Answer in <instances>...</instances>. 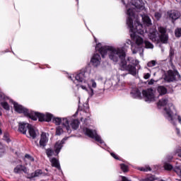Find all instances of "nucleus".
Here are the masks:
<instances>
[{"mask_svg":"<svg viewBox=\"0 0 181 181\" xmlns=\"http://www.w3.org/2000/svg\"><path fill=\"white\" fill-rule=\"evenodd\" d=\"M123 4L127 8V25L129 29L130 37L135 44L132 43L131 40H127V45H132V52L133 54H136L141 50L140 46L144 44V39L138 35H144V26L139 22V16L135 14V11L141 12V11H146L145 2L142 0H127L122 1Z\"/></svg>","mask_w":181,"mask_h":181,"instance_id":"1","label":"nucleus"},{"mask_svg":"<svg viewBox=\"0 0 181 181\" xmlns=\"http://www.w3.org/2000/svg\"><path fill=\"white\" fill-rule=\"evenodd\" d=\"M95 50L100 53L102 57H105L109 54V59L115 63L120 61V69L123 71H129V74L136 76V68L131 64L127 65V52L124 47H114L111 46H103L101 44H97Z\"/></svg>","mask_w":181,"mask_h":181,"instance_id":"2","label":"nucleus"},{"mask_svg":"<svg viewBox=\"0 0 181 181\" xmlns=\"http://www.w3.org/2000/svg\"><path fill=\"white\" fill-rule=\"evenodd\" d=\"M69 78L74 81L77 87L79 86L82 90L86 91L89 95H93L94 94V90H93V88H97V83L94 79L87 81L86 72H81L75 76L74 75H71Z\"/></svg>","mask_w":181,"mask_h":181,"instance_id":"3","label":"nucleus"},{"mask_svg":"<svg viewBox=\"0 0 181 181\" xmlns=\"http://www.w3.org/2000/svg\"><path fill=\"white\" fill-rule=\"evenodd\" d=\"M158 32L160 33L159 37H157L156 33L155 30L150 33L148 35V37L152 40V42H162V43H168V40H169V36L166 34V28L163 27L158 28Z\"/></svg>","mask_w":181,"mask_h":181,"instance_id":"4","label":"nucleus"},{"mask_svg":"<svg viewBox=\"0 0 181 181\" xmlns=\"http://www.w3.org/2000/svg\"><path fill=\"white\" fill-rule=\"evenodd\" d=\"M13 104L16 112H18L19 114H24L25 117H29V118H31L33 121L37 120V115H33L35 112L28 111V109L15 102H13Z\"/></svg>","mask_w":181,"mask_h":181,"instance_id":"5","label":"nucleus"},{"mask_svg":"<svg viewBox=\"0 0 181 181\" xmlns=\"http://www.w3.org/2000/svg\"><path fill=\"white\" fill-rule=\"evenodd\" d=\"M70 121V117H66V118H60V117H55L52 119V122L55 124V125H60V124L62 125L64 128H65L69 134L71 132V129L70 127V123L69 122Z\"/></svg>","mask_w":181,"mask_h":181,"instance_id":"6","label":"nucleus"},{"mask_svg":"<svg viewBox=\"0 0 181 181\" xmlns=\"http://www.w3.org/2000/svg\"><path fill=\"white\" fill-rule=\"evenodd\" d=\"M83 132L85 135H87L89 136V138H93V139L96 140L97 142H99V144H103L104 141L101 139V136H98L97 134V132L95 130L90 129L87 127L83 128Z\"/></svg>","mask_w":181,"mask_h":181,"instance_id":"7","label":"nucleus"},{"mask_svg":"<svg viewBox=\"0 0 181 181\" xmlns=\"http://www.w3.org/2000/svg\"><path fill=\"white\" fill-rule=\"evenodd\" d=\"M143 96L145 101L147 103H151V101H156V96L155 95V91L152 88H148L142 92Z\"/></svg>","mask_w":181,"mask_h":181,"instance_id":"8","label":"nucleus"},{"mask_svg":"<svg viewBox=\"0 0 181 181\" xmlns=\"http://www.w3.org/2000/svg\"><path fill=\"white\" fill-rule=\"evenodd\" d=\"M180 78V74L177 71H172L170 70L168 71V74L166 75L165 80L166 81H176V80H179Z\"/></svg>","mask_w":181,"mask_h":181,"instance_id":"9","label":"nucleus"},{"mask_svg":"<svg viewBox=\"0 0 181 181\" xmlns=\"http://www.w3.org/2000/svg\"><path fill=\"white\" fill-rule=\"evenodd\" d=\"M27 138H30V139H36L37 136H39V132L37 129H34L33 126L30 124L28 132L26 133Z\"/></svg>","mask_w":181,"mask_h":181,"instance_id":"10","label":"nucleus"},{"mask_svg":"<svg viewBox=\"0 0 181 181\" xmlns=\"http://www.w3.org/2000/svg\"><path fill=\"white\" fill-rule=\"evenodd\" d=\"M33 115H37V119L39 118V121H46L47 122H49V121H52V119L53 118V115L50 114L47 115H42L40 113L35 112Z\"/></svg>","mask_w":181,"mask_h":181,"instance_id":"11","label":"nucleus"},{"mask_svg":"<svg viewBox=\"0 0 181 181\" xmlns=\"http://www.w3.org/2000/svg\"><path fill=\"white\" fill-rule=\"evenodd\" d=\"M30 125L29 123H25L21 122L19 123L18 126V131L21 132V134H23V135H26L28 133V131H29V128L30 127Z\"/></svg>","mask_w":181,"mask_h":181,"instance_id":"12","label":"nucleus"},{"mask_svg":"<svg viewBox=\"0 0 181 181\" xmlns=\"http://www.w3.org/2000/svg\"><path fill=\"white\" fill-rule=\"evenodd\" d=\"M47 142H49V134L42 132L40 140V146H41V148H45V146L47 145Z\"/></svg>","mask_w":181,"mask_h":181,"instance_id":"13","label":"nucleus"},{"mask_svg":"<svg viewBox=\"0 0 181 181\" xmlns=\"http://www.w3.org/2000/svg\"><path fill=\"white\" fill-rule=\"evenodd\" d=\"M90 63L91 64H93V66H94V67L100 66L101 63V57L100 56V54H94L90 59Z\"/></svg>","mask_w":181,"mask_h":181,"instance_id":"14","label":"nucleus"},{"mask_svg":"<svg viewBox=\"0 0 181 181\" xmlns=\"http://www.w3.org/2000/svg\"><path fill=\"white\" fill-rule=\"evenodd\" d=\"M22 172L24 173H28L29 170H28L26 167L22 165H18L14 168V173H22Z\"/></svg>","mask_w":181,"mask_h":181,"instance_id":"15","label":"nucleus"},{"mask_svg":"<svg viewBox=\"0 0 181 181\" xmlns=\"http://www.w3.org/2000/svg\"><path fill=\"white\" fill-rule=\"evenodd\" d=\"M64 141H66V139H64L62 141H59L55 144L54 151L57 153V154H59L60 150L62 149V148H63V144H64Z\"/></svg>","mask_w":181,"mask_h":181,"instance_id":"16","label":"nucleus"},{"mask_svg":"<svg viewBox=\"0 0 181 181\" xmlns=\"http://www.w3.org/2000/svg\"><path fill=\"white\" fill-rule=\"evenodd\" d=\"M168 15L173 21H176V19H179L180 18V13L176 11H171L168 12Z\"/></svg>","mask_w":181,"mask_h":181,"instance_id":"17","label":"nucleus"},{"mask_svg":"<svg viewBox=\"0 0 181 181\" xmlns=\"http://www.w3.org/2000/svg\"><path fill=\"white\" fill-rule=\"evenodd\" d=\"M141 18L146 26H151L152 25V21H151V18H149V16L144 14V15H141Z\"/></svg>","mask_w":181,"mask_h":181,"instance_id":"18","label":"nucleus"},{"mask_svg":"<svg viewBox=\"0 0 181 181\" xmlns=\"http://www.w3.org/2000/svg\"><path fill=\"white\" fill-rule=\"evenodd\" d=\"M131 95L133 98H141V92L138 88H134L131 91Z\"/></svg>","mask_w":181,"mask_h":181,"instance_id":"19","label":"nucleus"},{"mask_svg":"<svg viewBox=\"0 0 181 181\" xmlns=\"http://www.w3.org/2000/svg\"><path fill=\"white\" fill-rule=\"evenodd\" d=\"M157 91L160 95H165L168 93V90L165 86H160L157 88Z\"/></svg>","mask_w":181,"mask_h":181,"instance_id":"20","label":"nucleus"},{"mask_svg":"<svg viewBox=\"0 0 181 181\" xmlns=\"http://www.w3.org/2000/svg\"><path fill=\"white\" fill-rule=\"evenodd\" d=\"M50 162L54 168H57V169L60 170V163H59V160L54 158L50 159Z\"/></svg>","mask_w":181,"mask_h":181,"instance_id":"21","label":"nucleus"},{"mask_svg":"<svg viewBox=\"0 0 181 181\" xmlns=\"http://www.w3.org/2000/svg\"><path fill=\"white\" fill-rule=\"evenodd\" d=\"M2 98H4V96L3 95H0V104L3 107V108H4V110H6L7 111H8V110H9V105L8 104L7 102L2 101Z\"/></svg>","mask_w":181,"mask_h":181,"instance_id":"22","label":"nucleus"},{"mask_svg":"<svg viewBox=\"0 0 181 181\" xmlns=\"http://www.w3.org/2000/svg\"><path fill=\"white\" fill-rule=\"evenodd\" d=\"M33 160H35V158H33V157L30 156L29 154H26L24 157V161L25 162L26 165L30 163V162H33Z\"/></svg>","mask_w":181,"mask_h":181,"instance_id":"23","label":"nucleus"},{"mask_svg":"<svg viewBox=\"0 0 181 181\" xmlns=\"http://www.w3.org/2000/svg\"><path fill=\"white\" fill-rule=\"evenodd\" d=\"M80 125V122L78 119H74L71 123V127L73 129H77Z\"/></svg>","mask_w":181,"mask_h":181,"instance_id":"24","label":"nucleus"},{"mask_svg":"<svg viewBox=\"0 0 181 181\" xmlns=\"http://www.w3.org/2000/svg\"><path fill=\"white\" fill-rule=\"evenodd\" d=\"M168 99L166 98H163L158 103V105L160 107H163V105H166L168 104Z\"/></svg>","mask_w":181,"mask_h":181,"instance_id":"25","label":"nucleus"},{"mask_svg":"<svg viewBox=\"0 0 181 181\" xmlns=\"http://www.w3.org/2000/svg\"><path fill=\"white\" fill-rule=\"evenodd\" d=\"M153 180H156V177H155V176L153 175H149V176H147L146 178H143L140 180V181H153Z\"/></svg>","mask_w":181,"mask_h":181,"instance_id":"26","label":"nucleus"},{"mask_svg":"<svg viewBox=\"0 0 181 181\" xmlns=\"http://www.w3.org/2000/svg\"><path fill=\"white\" fill-rule=\"evenodd\" d=\"M173 170L178 176H181V165H177L173 168Z\"/></svg>","mask_w":181,"mask_h":181,"instance_id":"27","label":"nucleus"},{"mask_svg":"<svg viewBox=\"0 0 181 181\" xmlns=\"http://www.w3.org/2000/svg\"><path fill=\"white\" fill-rule=\"evenodd\" d=\"M42 175V170H37L34 173L31 174L30 177H37V176H40Z\"/></svg>","mask_w":181,"mask_h":181,"instance_id":"28","label":"nucleus"},{"mask_svg":"<svg viewBox=\"0 0 181 181\" xmlns=\"http://www.w3.org/2000/svg\"><path fill=\"white\" fill-rule=\"evenodd\" d=\"M128 62H130L132 64H134V66H138L139 64V61L136 59H133L132 58H128Z\"/></svg>","mask_w":181,"mask_h":181,"instance_id":"29","label":"nucleus"},{"mask_svg":"<svg viewBox=\"0 0 181 181\" xmlns=\"http://www.w3.org/2000/svg\"><path fill=\"white\" fill-rule=\"evenodd\" d=\"M164 168H165V170H172V169H173V166H172V165H170L168 163H165L164 164Z\"/></svg>","mask_w":181,"mask_h":181,"instance_id":"30","label":"nucleus"},{"mask_svg":"<svg viewBox=\"0 0 181 181\" xmlns=\"http://www.w3.org/2000/svg\"><path fill=\"white\" fill-rule=\"evenodd\" d=\"M145 46L146 49H153V45L148 41H145Z\"/></svg>","mask_w":181,"mask_h":181,"instance_id":"31","label":"nucleus"},{"mask_svg":"<svg viewBox=\"0 0 181 181\" xmlns=\"http://www.w3.org/2000/svg\"><path fill=\"white\" fill-rule=\"evenodd\" d=\"M46 153L48 156V158H50V156H53V155H54V151H53V150L48 148L46 151Z\"/></svg>","mask_w":181,"mask_h":181,"instance_id":"32","label":"nucleus"},{"mask_svg":"<svg viewBox=\"0 0 181 181\" xmlns=\"http://www.w3.org/2000/svg\"><path fill=\"white\" fill-rule=\"evenodd\" d=\"M62 134H63V129L59 126L56 129V135H62Z\"/></svg>","mask_w":181,"mask_h":181,"instance_id":"33","label":"nucleus"},{"mask_svg":"<svg viewBox=\"0 0 181 181\" xmlns=\"http://www.w3.org/2000/svg\"><path fill=\"white\" fill-rule=\"evenodd\" d=\"M147 66L148 67H153L156 66V61L155 60L150 61L149 62H148Z\"/></svg>","mask_w":181,"mask_h":181,"instance_id":"34","label":"nucleus"},{"mask_svg":"<svg viewBox=\"0 0 181 181\" xmlns=\"http://www.w3.org/2000/svg\"><path fill=\"white\" fill-rule=\"evenodd\" d=\"M121 170L122 172H127L128 171V166L125 164H121L120 165Z\"/></svg>","mask_w":181,"mask_h":181,"instance_id":"35","label":"nucleus"},{"mask_svg":"<svg viewBox=\"0 0 181 181\" xmlns=\"http://www.w3.org/2000/svg\"><path fill=\"white\" fill-rule=\"evenodd\" d=\"M139 170H141V172H149V170H151V167L146 166V167L140 168Z\"/></svg>","mask_w":181,"mask_h":181,"instance_id":"36","label":"nucleus"},{"mask_svg":"<svg viewBox=\"0 0 181 181\" xmlns=\"http://www.w3.org/2000/svg\"><path fill=\"white\" fill-rule=\"evenodd\" d=\"M176 37H180L181 36V28H177L175 31Z\"/></svg>","mask_w":181,"mask_h":181,"instance_id":"37","label":"nucleus"},{"mask_svg":"<svg viewBox=\"0 0 181 181\" xmlns=\"http://www.w3.org/2000/svg\"><path fill=\"white\" fill-rule=\"evenodd\" d=\"M175 153L176 155H177V156L181 158V148H177L175 151Z\"/></svg>","mask_w":181,"mask_h":181,"instance_id":"38","label":"nucleus"},{"mask_svg":"<svg viewBox=\"0 0 181 181\" xmlns=\"http://www.w3.org/2000/svg\"><path fill=\"white\" fill-rule=\"evenodd\" d=\"M160 16H162V15L160 14V13H155V18L158 20L160 19Z\"/></svg>","mask_w":181,"mask_h":181,"instance_id":"39","label":"nucleus"},{"mask_svg":"<svg viewBox=\"0 0 181 181\" xmlns=\"http://www.w3.org/2000/svg\"><path fill=\"white\" fill-rule=\"evenodd\" d=\"M144 77L145 80H148V78H149V77H151V74H149V73L145 74Z\"/></svg>","mask_w":181,"mask_h":181,"instance_id":"40","label":"nucleus"},{"mask_svg":"<svg viewBox=\"0 0 181 181\" xmlns=\"http://www.w3.org/2000/svg\"><path fill=\"white\" fill-rule=\"evenodd\" d=\"M110 155H111V156H112V158H114L115 159H118V156H117V155H115V153H111Z\"/></svg>","mask_w":181,"mask_h":181,"instance_id":"41","label":"nucleus"},{"mask_svg":"<svg viewBox=\"0 0 181 181\" xmlns=\"http://www.w3.org/2000/svg\"><path fill=\"white\" fill-rule=\"evenodd\" d=\"M153 83H155V80L153 79H151L149 81H148V84L149 86H152V84H153Z\"/></svg>","mask_w":181,"mask_h":181,"instance_id":"42","label":"nucleus"},{"mask_svg":"<svg viewBox=\"0 0 181 181\" xmlns=\"http://www.w3.org/2000/svg\"><path fill=\"white\" fill-rule=\"evenodd\" d=\"M4 139L5 141H7V142H9V139H8V135L4 134Z\"/></svg>","mask_w":181,"mask_h":181,"instance_id":"43","label":"nucleus"},{"mask_svg":"<svg viewBox=\"0 0 181 181\" xmlns=\"http://www.w3.org/2000/svg\"><path fill=\"white\" fill-rule=\"evenodd\" d=\"M177 134L179 135V134H180V130H179V129H177Z\"/></svg>","mask_w":181,"mask_h":181,"instance_id":"44","label":"nucleus"},{"mask_svg":"<svg viewBox=\"0 0 181 181\" xmlns=\"http://www.w3.org/2000/svg\"><path fill=\"white\" fill-rule=\"evenodd\" d=\"M2 134V130L0 129V135Z\"/></svg>","mask_w":181,"mask_h":181,"instance_id":"45","label":"nucleus"},{"mask_svg":"<svg viewBox=\"0 0 181 181\" xmlns=\"http://www.w3.org/2000/svg\"><path fill=\"white\" fill-rule=\"evenodd\" d=\"M4 98V101H6V98Z\"/></svg>","mask_w":181,"mask_h":181,"instance_id":"46","label":"nucleus"},{"mask_svg":"<svg viewBox=\"0 0 181 181\" xmlns=\"http://www.w3.org/2000/svg\"><path fill=\"white\" fill-rule=\"evenodd\" d=\"M158 181H165V180H158Z\"/></svg>","mask_w":181,"mask_h":181,"instance_id":"47","label":"nucleus"},{"mask_svg":"<svg viewBox=\"0 0 181 181\" xmlns=\"http://www.w3.org/2000/svg\"><path fill=\"white\" fill-rule=\"evenodd\" d=\"M172 159V157H170V160Z\"/></svg>","mask_w":181,"mask_h":181,"instance_id":"48","label":"nucleus"},{"mask_svg":"<svg viewBox=\"0 0 181 181\" xmlns=\"http://www.w3.org/2000/svg\"><path fill=\"white\" fill-rule=\"evenodd\" d=\"M0 115H1V112H0Z\"/></svg>","mask_w":181,"mask_h":181,"instance_id":"49","label":"nucleus"}]
</instances>
